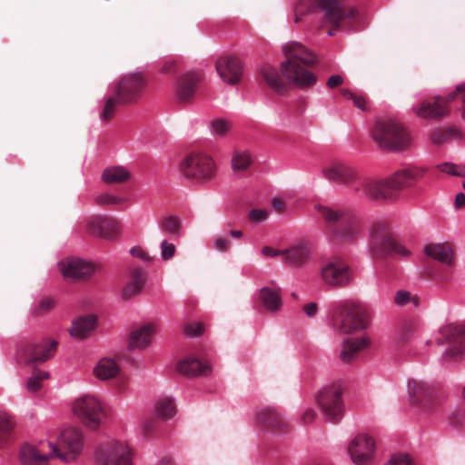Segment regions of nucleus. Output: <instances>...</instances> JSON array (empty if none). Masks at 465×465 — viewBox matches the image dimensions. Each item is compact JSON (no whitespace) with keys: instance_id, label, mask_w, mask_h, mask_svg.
I'll list each match as a JSON object with an SVG mask.
<instances>
[{"instance_id":"7c9ffc66","label":"nucleus","mask_w":465,"mask_h":465,"mask_svg":"<svg viewBox=\"0 0 465 465\" xmlns=\"http://www.w3.org/2000/svg\"><path fill=\"white\" fill-rule=\"evenodd\" d=\"M282 50L288 59L300 61L303 64L312 65L316 62L315 54L299 42H287L282 45Z\"/></svg>"},{"instance_id":"4d7b16f0","label":"nucleus","mask_w":465,"mask_h":465,"mask_svg":"<svg viewBox=\"0 0 465 465\" xmlns=\"http://www.w3.org/2000/svg\"><path fill=\"white\" fill-rule=\"evenodd\" d=\"M203 326L201 322L189 323L185 326L184 331L187 336L196 337L202 334Z\"/></svg>"},{"instance_id":"774afa93","label":"nucleus","mask_w":465,"mask_h":465,"mask_svg":"<svg viewBox=\"0 0 465 465\" xmlns=\"http://www.w3.org/2000/svg\"><path fill=\"white\" fill-rule=\"evenodd\" d=\"M455 207L462 208L465 206V193H459L455 197Z\"/></svg>"},{"instance_id":"c85d7f7f","label":"nucleus","mask_w":465,"mask_h":465,"mask_svg":"<svg viewBox=\"0 0 465 465\" xmlns=\"http://www.w3.org/2000/svg\"><path fill=\"white\" fill-rule=\"evenodd\" d=\"M369 337L361 336L358 338H347L341 342V350L339 359L343 363H350L354 361L359 353L370 345Z\"/></svg>"},{"instance_id":"0e129e2a","label":"nucleus","mask_w":465,"mask_h":465,"mask_svg":"<svg viewBox=\"0 0 465 465\" xmlns=\"http://www.w3.org/2000/svg\"><path fill=\"white\" fill-rule=\"evenodd\" d=\"M342 82H343L342 77L339 74H335V75L331 76L328 79L327 85L330 88H334V87L340 85L341 84H342Z\"/></svg>"},{"instance_id":"09e8293b","label":"nucleus","mask_w":465,"mask_h":465,"mask_svg":"<svg viewBox=\"0 0 465 465\" xmlns=\"http://www.w3.org/2000/svg\"><path fill=\"white\" fill-rule=\"evenodd\" d=\"M209 129L214 136H223L231 129V124L222 118L213 119L209 123Z\"/></svg>"},{"instance_id":"5fc2aeb1","label":"nucleus","mask_w":465,"mask_h":465,"mask_svg":"<svg viewBox=\"0 0 465 465\" xmlns=\"http://www.w3.org/2000/svg\"><path fill=\"white\" fill-rule=\"evenodd\" d=\"M232 247L231 242L226 236L217 235L213 239V248L218 252H228Z\"/></svg>"},{"instance_id":"f03ea898","label":"nucleus","mask_w":465,"mask_h":465,"mask_svg":"<svg viewBox=\"0 0 465 465\" xmlns=\"http://www.w3.org/2000/svg\"><path fill=\"white\" fill-rule=\"evenodd\" d=\"M331 323L333 329L341 334L361 331L369 324L368 309L359 301H340L333 305Z\"/></svg>"},{"instance_id":"bf43d9fd","label":"nucleus","mask_w":465,"mask_h":465,"mask_svg":"<svg viewBox=\"0 0 465 465\" xmlns=\"http://www.w3.org/2000/svg\"><path fill=\"white\" fill-rule=\"evenodd\" d=\"M54 304V301L51 298H44L40 301L37 310L38 312H47L49 311Z\"/></svg>"},{"instance_id":"6e6d98bb","label":"nucleus","mask_w":465,"mask_h":465,"mask_svg":"<svg viewBox=\"0 0 465 465\" xmlns=\"http://www.w3.org/2000/svg\"><path fill=\"white\" fill-rule=\"evenodd\" d=\"M130 253L134 257L139 258L144 262H151L153 261V257L150 255V253L139 246L133 247L130 250Z\"/></svg>"},{"instance_id":"2f4dec72","label":"nucleus","mask_w":465,"mask_h":465,"mask_svg":"<svg viewBox=\"0 0 465 465\" xmlns=\"http://www.w3.org/2000/svg\"><path fill=\"white\" fill-rule=\"evenodd\" d=\"M120 371L121 367L114 359L104 357L94 364L93 374L97 380L106 381L117 377Z\"/></svg>"},{"instance_id":"2eb2a0df","label":"nucleus","mask_w":465,"mask_h":465,"mask_svg":"<svg viewBox=\"0 0 465 465\" xmlns=\"http://www.w3.org/2000/svg\"><path fill=\"white\" fill-rule=\"evenodd\" d=\"M95 460L98 465H133L128 446L114 440H107L96 448Z\"/></svg>"},{"instance_id":"a878e982","label":"nucleus","mask_w":465,"mask_h":465,"mask_svg":"<svg viewBox=\"0 0 465 465\" xmlns=\"http://www.w3.org/2000/svg\"><path fill=\"white\" fill-rule=\"evenodd\" d=\"M282 262L292 268H301L312 256V250L309 243L305 242H297L289 248L281 250Z\"/></svg>"},{"instance_id":"4468645a","label":"nucleus","mask_w":465,"mask_h":465,"mask_svg":"<svg viewBox=\"0 0 465 465\" xmlns=\"http://www.w3.org/2000/svg\"><path fill=\"white\" fill-rule=\"evenodd\" d=\"M342 392L340 383L325 386L319 392L318 403L325 418L331 422H338L343 416Z\"/></svg>"},{"instance_id":"a19ab883","label":"nucleus","mask_w":465,"mask_h":465,"mask_svg":"<svg viewBox=\"0 0 465 465\" xmlns=\"http://www.w3.org/2000/svg\"><path fill=\"white\" fill-rule=\"evenodd\" d=\"M252 163V157L248 151L234 150L232 155L231 164L234 173L246 171Z\"/></svg>"},{"instance_id":"c756f323","label":"nucleus","mask_w":465,"mask_h":465,"mask_svg":"<svg viewBox=\"0 0 465 465\" xmlns=\"http://www.w3.org/2000/svg\"><path fill=\"white\" fill-rule=\"evenodd\" d=\"M127 281L122 288L121 297L124 300L137 296L145 283V275L142 269L131 268L127 274Z\"/></svg>"},{"instance_id":"aec40b11","label":"nucleus","mask_w":465,"mask_h":465,"mask_svg":"<svg viewBox=\"0 0 465 465\" xmlns=\"http://www.w3.org/2000/svg\"><path fill=\"white\" fill-rule=\"evenodd\" d=\"M63 277L69 281L82 280L91 276L95 272V265L86 260L68 257L59 262Z\"/></svg>"},{"instance_id":"9b49d317","label":"nucleus","mask_w":465,"mask_h":465,"mask_svg":"<svg viewBox=\"0 0 465 465\" xmlns=\"http://www.w3.org/2000/svg\"><path fill=\"white\" fill-rule=\"evenodd\" d=\"M347 452L353 465H372L377 453V443L371 435L360 432L347 446Z\"/></svg>"},{"instance_id":"9d476101","label":"nucleus","mask_w":465,"mask_h":465,"mask_svg":"<svg viewBox=\"0 0 465 465\" xmlns=\"http://www.w3.org/2000/svg\"><path fill=\"white\" fill-rule=\"evenodd\" d=\"M345 0H297L295 5V23L301 21V16L316 10L324 12L326 20L338 27L343 20Z\"/></svg>"},{"instance_id":"f8f14e48","label":"nucleus","mask_w":465,"mask_h":465,"mask_svg":"<svg viewBox=\"0 0 465 465\" xmlns=\"http://www.w3.org/2000/svg\"><path fill=\"white\" fill-rule=\"evenodd\" d=\"M147 86V77L142 72L124 75L118 83L110 86L117 99L123 104L135 103Z\"/></svg>"},{"instance_id":"79ce46f5","label":"nucleus","mask_w":465,"mask_h":465,"mask_svg":"<svg viewBox=\"0 0 465 465\" xmlns=\"http://www.w3.org/2000/svg\"><path fill=\"white\" fill-rule=\"evenodd\" d=\"M460 134L453 128H444L434 130L430 136V142L435 145H443L449 141L459 139Z\"/></svg>"},{"instance_id":"ddd939ff","label":"nucleus","mask_w":465,"mask_h":465,"mask_svg":"<svg viewBox=\"0 0 465 465\" xmlns=\"http://www.w3.org/2000/svg\"><path fill=\"white\" fill-rule=\"evenodd\" d=\"M56 347L57 341L52 339L20 342L16 351V358L22 363L44 362L54 356Z\"/></svg>"},{"instance_id":"603ef678","label":"nucleus","mask_w":465,"mask_h":465,"mask_svg":"<svg viewBox=\"0 0 465 465\" xmlns=\"http://www.w3.org/2000/svg\"><path fill=\"white\" fill-rule=\"evenodd\" d=\"M384 465H415L412 459L405 453L392 455Z\"/></svg>"},{"instance_id":"69168bd1","label":"nucleus","mask_w":465,"mask_h":465,"mask_svg":"<svg viewBox=\"0 0 465 465\" xmlns=\"http://www.w3.org/2000/svg\"><path fill=\"white\" fill-rule=\"evenodd\" d=\"M354 105L361 111H365L368 109L367 102L362 96L356 95L352 100Z\"/></svg>"},{"instance_id":"4c0bfd02","label":"nucleus","mask_w":465,"mask_h":465,"mask_svg":"<svg viewBox=\"0 0 465 465\" xmlns=\"http://www.w3.org/2000/svg\"><path fill=\"white\" fill-rule=\"evenodd\" d=\"M131 178L130 170L122 165L107 167L102 173V180L108 184H119L129 181Z\"/></svg>"},{"instance_id":"bb28decb","label":"nucleus","mask_w":465,"mask_h":465,"mask_svg":"<svg viewBox=\"0 0 465 465\" xmlns=\"http://www.w3.org/2000/svg\"><path fill=\"white\" fill-rule=\"evenodd\" d=\"M216 71L224 83L236 84L242 75V64L236 57L223 56L216 63Z\"/></svg>"},{"instance_id":"72a5a7b5","label":"nucleus","mask_w":465,"mask_h":465,"mask_svg":"<svg viewBox=\"0 0 465 465\" xmlns=\"http://www.w3.org/2000/svg\"><path fill=\"white\" fill-rule=\"evenodd\" d=\"M211 365L194 357H186L177 363V371L187 376L207 375L211 372Z\"/></svg>"},{"instance_id":"473e14b6","label":"nucleus","mask_w":465,"mask_h":465,"mask_svg":"<svg viewBox=\"0 0 465 465\" xmlns=\"http://www.w3.org/2000/svg\"><path fill=\"white\" fill-rule=\"evenodd\" d=\"M156 331L153 323L144 324L134 329L129 334V347L131 349L145 348L151 342L153 334Z\"/></svg>"},{"instance_id":"e433bc0d","label":"nucleus","mask_w":465,"mask_h":465,"mask_svg":"<svg viewBox=\"0 0 465 465\" xmlns=\"http://www.w3.org/2000/svg\"><path fill=\"white\" fill-rule=\"evenodd\" d=\"M424 252L427 256L445 264H451L453 261V252L449 244L430 243L424 247Z\"/></svg>"},{"instance_id":"f704fd0d","label":"nucleus","mask_w":465,"mask_h":465,"mask_svg":"<svg viewBox=\"0 0 465 465\" xmlns=\"http://www.w3.org/2000/svg\"><path fill=\"white\" fill-rule=\"evenodd\" d=\"M259 299L265 311L277 312L282 306L281 291L275 287H262L259 291Z\"/></svg>"},{"instance_id":"39448f33","label":"nucleus","mask_w":465,"mask_h":465,"mask_svg":"<svg viewBox=\"0 0 465 465\" xmlns=\"http://www.w3.org/2000/svg\"><path fill=\"white\" fill-rule=\"evenodd\" d=\"M368 248L373 258L393 254L407 257L411 253L405 246L392 237L388 224L384 223H377L371 227Z\"/></svg>"},{"instance_id":"f3484780","label":"nucleus","mask_w":465,"mask_h":465,"mask_svg":"<svg viewBox=\"0 0 465 465\" xmlns=\"http://www.w3.org/2000/svg\"><path fill=\"white\" fill-rule=\"evenodd\" d=\"M281 72L289 84L298 88H309L317 82V76L313 73L291 59L282 62Z\"/></svg>"},{"instance_id":"a211bd4d","label":"nucleus","mask_w":465,"mask_h":465,"mask_svg":"<svg viewBox=\"0 0 465 465\" xmlns=\"http://www.w3.org/2000/svg\"><path fill=\"white\" fill-rule=\"evenodd\" d=\"M427 173V168L420 166H409L401 168L391 173L385 179L389 189L403 190L413 187Z\"/></svg>"},{"instance_id":"864d4df0","label":"nucleus","mask_w":465,"mask_h":465,"mask_svg":"<svg viewBox=\"0 0 465 465\" xmlns=\"http://www.w3.org/2000/svg\"><path fill=\"white\" fill-rule=\"evenodd\" d=\"M269 217L267 209H252L248 213V218L252 223H259L266 221Z\"/></svg>"},{"instance_id":"f257e3e1","label":"nucleus","mask_w":465,"mask_h":465,"mask_svg":"<svg viewBox=\"0 0 465 465\" xmlns=\"http://www.w3.org/2000/svg\"><path fill=\"white\" fill-rule=\"evenodd\" d=\"M320 218L329 227L331 242L338 246L353 245L360 239L362 229L361 222L354 213L326 204L315 205Z\"/></svg>"},{"instance_id":"e2e57ef3","label":"nucleus","mask_w":465,"mask_h":465,"mask_svg":"<svg viewBox=\"0 0 465 465\" xmlns=\"http://www.w3.org/2000/svg\"><path fill=\"white\" fill-rule=\"evenodd\" d=\"M303 310L308 317H312L317 312L318 305L316 302H310L304 306Z\"/></svg>"},{"instance_id":"680f3d73","label":"nucleus","mask_w":465,"mask_h":465,"mask_svg":"<svg viewBox=\"0 0 465 465\" xmlns=\"http://www.w3.org/2000/svg\"><path fill=\"white\" fill-rule=\"evenodd\" d=\"M314 418L315 411L312 408L306 409L302 415V420L305 424L312 422Z\"/></svg>"},{"instance_id":"8fccbe9b","label":"nucleus","mask_w":465,"mask_h":465,"mask_svg":"<svg viewBox=\"0 0 465 465\" xmlns=\"http://www.w3.org/2000/svg\"><path fill=\"white\" fill-rule=\"evenodd\" d=\"M436 168L446 174L465 177V165H458L453 163L446 162L437 164Z\"/></svg>"},{"instance_id":"6ab92c4d","label":"nucleus","mask_w":465,"mask_h":465,"mask_svg":"<svg viewBox=\"0 0 465 465\" xmlns=\"http://www.w3.org/2000/svg\"><path fill=\"white\" fill-rule=\"evenodd\" d=\"M322 175L328 181L339 183L349 186L352 185L359 178V171L346 162L336 161L322 169Z\"/></svg>"},{"instance_id":"3c124183","label":"nucleus","mask_w":465,"mask_h":465,"mask_svg":"<svg viewBox=\"0 0 465 465\" xmlns=\"http://www.w3.org/2000/svg\"><path fill=\"white\" fill-rule=\"evenodd\" d=\"M161 250V257L163 261H168L172 259L176 252V247L174 243L169 242L166 239H163L160 244Z\"/></svg>"},{"instance_id":"de8ad7c7","label":"nucleus","mask_w":465,"mask_h":465,"mask_svg":"<svg viewBox=\"0 0 465 465\" xmlns=\"http://www.w3.org/2000/svg\"><path fill=\"white\" fill-rule=\"evenodd\" d=\"M119 104L121 103L117 99V95L114 94L105 97L104 104L100 114L101 120L104 122L110 120L114 114L116 105Z\"/></svg>"},{"instance_id":"ea45409f","label":"nucleus","mask_w":465,"mask_h":465,"mask_svg":"<svg viewBox=\"0 0 465 465\" xmlns=\"http://www.w3.org/2000/svg\"><path fill=\"white\" fill-rule=\"evenodd\" d=\"M160 230L173 237H180L183 234V226L181 219L175 215L165 216L159 224Z\"/></svg>"},{"instance_id":"0eeeda50","label":"nucleus","mask_w":465,"mask_h":465,"mask_svg":"<svg viewBox=\"0 0 465 465\" xmlns=\"http://www.w3.org/2000/svg\"><path fill=\"white\" fill-rule=\"evenodd\" d=\"M449 104H453L457 110L461 111L465 119V84L458 85L446 97L438 95L433 103L423 102L415 113L421 118L440 119L449 113Z\"/></svg>"},{"instance_id":"58836bf2","label":"nucleus","mask_w":465,"mask_h":465,"mask_svg":"<svg viewBox=\"0 0 465 465\" xmlns=\"http://www.w3.org/2000/svg\"><path fill=\"white\" fill-rule=\"evenodd\" d=\"M262 79L268 86L277 94H284L288 91L286 84L282 81L281 75L273 68H264L262 71Z\"/></svg>"},{"instance_id":"37998d69","label":"nucleus","mask_w":465,"mask_h":465,"mask_svg":"<svg viewBox=\"0 0 465 465\" xmlns=\"http://www.w3.org/2000/svg\"><path fill=\"white\" fill-rule=\"evenodd\" d=\"M16 426L15 417L4 411H0V445L5 442L6 438Z\"/></svg>"},{"instance_id":"13d9d810","label":"nucleus","mask_w":465,"mask_h":465,"mask_svg":"<svg viewBox=\"0 0 465 465\" xmlns=\"http://www.w3.org/2000/svg\"><path fill=\"white\" fill-rule=\"evenodd\" d=\"M411 293L404 290H400L396 292L394 302L397 305L403 306L411 302Z\"/></svg>"},{"instance_id":"49530a36","label":"nucleus","mask_w":465,"mask_h":465,"mask_svg":"<svg viewBox=\"0 0 465 465\" xmlns=\"http://www.w3.org/2000/svg\"><path fill=\"white\" fill-rule=\"evenodd\" d=\"M95 202L102 206H118L126 203L128 199L110 193H104L96 197Z\"/></svg>"},{"instance_id":"052dcab7","label":"nucleus","mask_w":465,"mask_h":465,"mask_svg":"<svg viewBox=\"0 0 465 465\" xmlns=\"http://www.w3.org/2000/svg\"><path fill=\"white\" fill-rule=\"evenodd\" d=\"M261 252L264 257H272H272L281 256V250H277V249H274L270 246L262 247L261 250Z\"/></svg>"},{"instance_id":"5701e85b","label":"nucleus","mask_w":465,"mask_h":465,"mask_svg":"<svg viewBox=\"0 0 465 465\" xmlns=\"http://www.w3.org/2000/svg\"><path fill=\"white\" fill-rule=\"evenodd\" d=\"M441 334L450 344L443 356L450 359L465 353V327L447 325L441 329Z\"/></svg>"},{"instance_id":"c03bdc74","label":"nucleus","mask_w":465,"mask_h":465,"mask_svg":"<svg viewBox=\"0 0 465 465\" xmlns=\"http://www.w3.org/2000/svg\"><path fill=\"white\" fill-rule=\"evenodd\" d=\"M49 372L42 370H35L25 382V389L29 393H36L43 388V382L49 379Z\"/></svg>"},{"instance_id":"c9c22d12","label":"nucleus","mask_w":465,"mask_h":465,"mask_svg":"<svg viewBox=\"0 0 465 465\" xmlns=\"http://www.w3.org/2000/svg\"><path fill=\"white\" fill-rule=\"evenodd\" d=\"M96 327V317L87 315L75 319L70 328V335L77 340L88 337Z\"/></svg>"},{"instance_id":"4be33fe9","label":"nucleus","mask_w":465,"mask_h":465,"mask_svg":"<svg viewBox=\"0 0 465 465\" xmlns=\"http://www.w3.org/2000/svg\"><path fill=\"white\" fill-rule=\"evenodd\" d=\"M54 459L53 453L48 450L46 440L38 444H24L19 451V461L21 465H48V460Z\"/></svg>"},{"instance_id":"423d86ee","label":"nucleus","mask_w":465,"mask_h":465,"mask_svg":"<svg viewBox=\"0 0 465 465\" xmlns=\"http://www.w3.org/2000/svg\"><path fill=\"white\" fill-rule=\"evenodd\" d=\"M72 410L78 420L92 430H98L107 420V411L104 402L93 394H85L74 400Z\"/></svg>"},{"instance_id":"b1692460","label":"nucleus","mask_w":465,"mask_h":465,"mask_svg":"<svg viewBox=\"0 0 465 465\" xmlns=\"http://www.w3.org/2000/svg\"><path fill=\"white\" fill-rule=\"evenodd\" d=\"M387 185L384 180H378L373 177L361 176L352 185V191L368 199L380 200L386 198Z\"/></svg>"},{"instance_id":"a18cd8bd","label":"nucleus","mask_w":465,"mask_h":465,"mask_svg":"<svg viewBox=\"0 0 465 465\" xmlns=\"http://www.w3.org/2000/svg\"><path fill=\"white\" fill-rule=\"evenodd\" d=\"M154 411L161 419H168L174 416L176 410L173 399L168 397L158 399L155 402Z\"/></svg>"},{"instance_id":"6e6552de","label":"nucleus","mask_w":465,"mask_h":465,"mask_svg":"<svg viewBox=\"0 0 465 465\" xmlns=\"http://www.w3.org/2000/svg\"><path fill=\"white\" fill-rule=\"evenodd\" d=\"M319 278L321 282L328 288H344L351 283L353 273L343 258L333 256L322 262Z\"/></svg>"},{"instance_id":"338daca9","label":"nucleus","mask_w":465,"mask_h":465,"mask_svg":"<svg viewBox=\"0 0 465 465\" xmlns=\"http://www.w3.org/2000/svg\"><path fill=\"white\" fill-rule=\"evenodd\" d=\"M175 62L173 60H166L164 63H163V69L162 71L163 73H166V74H171L174 71V68H175Z\"/></svg>"},{"instance_id":"7ed1b4c3","label":"nucleus","mask_w":465,"mask_h":465,"mask_svg":"<svg viewBox=\"0 0 465 465\" xmlns=\"http://www.w3.org/2000/svg\"><path fill=\"white\" fill-rule=\"evenodd\" d=\"M372 139L382 150L402 152L412 144L410 132L398 121L379 120L372 130Z\"/></svg>"},{"instance_id":"dca6fc26","label":"nucleus","mask_w":465,"mask_h":465,"mask_svg":"<svg viewBox=\"0 0 465 465\" xmlns=\"http://www.w3.org/2000/svg\"><path fill=\"white\" fill-rule=\"evenodd\" d=\"M410 404L420 412H427L433 406L434 390L425 381L410 379L407 384Z\"/></svg>"},{"instance_id":"393cba45","label":"nucleus","mask_w":465,"mask_h":465,"mask_svg":"<svg viewBox=\"0 0 465 465\" xmlns=\"http://www.w3.org/2000/svg\"><path fill=\"white\" fill-rule=\"evenodd\" d=\"M201 75L195 72L181 74L174 84V97L180 103L191 101L196 94Z\"/></svg>"},{"instance_id":"412c9836","label":"nucleus","mask_w":465,"mask_h":465,"mask_svg":"<svg viewBox=\"0 0 465 465\" xmlns=\"http://www.w3.org/2000/svg\"><path fill=\"white\" fill-rule=\"evenodd\" d=\"M256 424L262 430L281 432L285 430L289 424L281 411L274 407H262L255 414Z\"/></svg>"},{"instance_id":"1a4fd4ad","label":"nucleus","mask_w":465,"mask_h":465,"mask_svg":"<svg viewBox=\"0 0 465 465\" xmlns=\"http://www.w3.org/2000/svg\"><path fill=\"white\" fill-rule=\"evenodd\" d=\"M178 173L185 179L208 181L216 173L214 160L206 153H191L181 160L177 167Z\"/></svg>"},{"instance_id":"cd10ccee","label":"nucleus","mask_w":465,"mask_h":465,"mask_svg":"<svg viewBox=\"0 0 465 465\" xmlns=\"http://www.w3.org/2000/svg\"><path fill=\"white\" fill-rule=\"evenodd\" d=\"M88 232L100 238L112 240L119 232V224L116 221L108 218L92 217L86 222Z\"/></svg>"},{"instance_id":"20e7f679","label":"nucleus","mask_w":465,"mask_h":465,"mask_svg":"<svg viewBox=\"0 0 465 465\" xmlns=\"http://www.w3.org/2000/svg\"><path fill=\"white\" fill-rule=\"evenodd\" d=\"M46 445L54 458L65 462L75 460L84 447V434L80 428L67 427L61 430L55 436L46 440Z\"/></svg>"}]
</instances>
